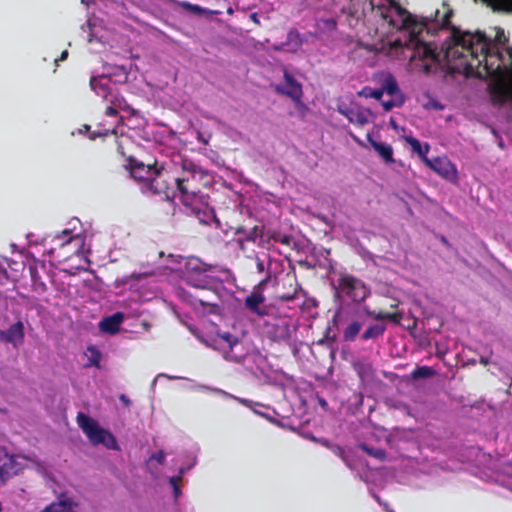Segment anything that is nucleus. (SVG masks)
Returning a JSON list of instances; mask_svg holds the SVG:
<instances>
[{"mask_svg": "<svg viewBox=\"0 0 512 512\" xmlns=\"http://www.w3.org/2000/svg\"><path fill=\"white\" fill-rule=\"evenodd\" d=\"M364 312H365L366 315H368L371 318L376 319V320H385V319H392L393 318V315L390 314V313H385V312H382V311H379V312L371 311L367 307H364Z\"/></svg>", "mask_w": 512, "mask_h": 512, "instance_id": "obj_31", "label": "nucleus"}, {"mask_svg": "<svg viewBox=\"0 0 512 512\" xmlns=\"http://www.w3.org/2000/svg\"><path fill=\"white\" fill-rule=\"evenodd\" d=\"M258 268H259L260 270H262V269H263V266H262V264H261V263H258Z\"/></svg>", "mask_w": 512, "mask_h": 512, "instance_id": "obj_49", "label": "nucleus"}, {"mask_svg": "<svg viewBox=\"0 0 512 512\" xmlns=\"http://www.w3.org/2000/svg\"><path fill=\"white\" fill-rule=\"evenodd\" d=\"M362 324L359 321H352L343 330V337L346 341H354L360 332Z\"/></svg>", "mask_w": 512, "mask_h": 512, "instance_id": "obj_23", "label": "nucleus"}, {"mask_svg": "<svg viewBox=\"0 0 512 512\" xmlns=\"http://www.w3.org/2000/svg\"><path fill=\"white\" fill-rule=\"evenodd\" d=\"M53 243L60 249H69L68 252L77 253L83 243L79 235H73L71 229H64L53 237Z\"/></svg>", "mask_w": 512, "mask_h": 512, "instance_id": "obj_11", "label": "nucleus"}, {"mask_svg": "<svg viewBox=\"0 0 512 512\" xmlns=\"http://www.w3.org/2000/svg\"><path fill=\"white\" fill-rule=\"evenodd\" d=\"M169 379H176L177 377L165 375Z\"/></svg>", "mask_w": 512, "mask_h": 512, "instance_id": "obj_48", "label": "nucleus"}, {"mask_svg": "<svg viewBox=\"0 0 512 512\" xmlns=\"http://www.w3.org/2000/svg\"><path fill=\"white\" fill-rule=\"evenodd\" d=\"M362 448L370 455H372L373 457L377 458V459H384L385 457V451L382 450V449H372V448H368L366 446H362Z\"/></svg>", "mask_w": 512, "mask_h": 512, "instance_id": "obj_32", "label": "nucleus"}, {"mask_svg": "<svg viewBox=\"0 0 512 512\" xmlns=\"http://www.w3.org/2000/svg\"><path fill=\"white\" fill-rule=\"evenodd\" d=\"M252 19H253L254 21H256V14H253V15H252Z\"/></svg>", "mask_w": 512, "mask_h": 512, "instance_id": "obj_50", "label": "nucleus"}, {"mask_svg": "<svg viewBox=\"0 0 512 512\" xmlns=\"http://www.w3.org/2000/svg\"><path fill=\"white\" fill-rule=\"evenodd\" d=\"M123 321L122 313H115L112 316L104 318L100 323L99 327L101 331L106 333H116L119 330V327Z\"/></svg>", "mask_w": 512, "mask_h": 512, "instance_id": "obj_18", "label": "nucleus"}, {"mask_svg": "<svg viewBox=\"0 0 512 512\" xmlns=\"http://www.w3.org/2000/svg\"><path fill=\"white\" fill-rule=\"evenodd\" d=\"M24 327L22 322H17L10 326L6 331H0L1 340L18 345L22 342L24 337Z\"/></svg>", "mask_w": 512, "mask_h": 512, "instance_id": "obj_14", "label": "nucleus"}, {"mask_svg": "<svg viewBox=\"0 0 512 512\" xmlns=\"http://www.w3.org/2000/svg\"><path fill=\"white\" fill-rule=\"evenodd\" d=\"M434 370L428 366H422L415 369L412 373L413 378H427L434 375Z\"/></svg>", "mask_w": 512, "mask_h": 512, "instance_id": "obj_30", "label": "nucleus"}, {"mask_svg": "<svg viewBox=\"0 0 512 512\" xmlns=\"http://www.w3.org/2000/svg\"><path fill=\"white\" fill-rule=\"evenodd\" d=\"M180 5L191 11V12H194V13H197V14H208V15H214V14H218L219 12L218 11H213V10H208V9H205V8H202L200 7L199 5H194V4H191L189 2H181Z\"/></svg>", "mask_w": 512, "mask_h": 512, "instance_id": "obj_27", "label": "nucleus"}, {"mask_svg": "<svg viewBox=\"0 0 512 512\" xmlns=\"http://www.w3.org/2000/svg\"><path fill=\"white\" fill-rule=\"evenodd\" d=\"M381 91H383V94L385 93L389 97L403 96L396 80L392 76H388L384 80Z\"/></svg>", "mask_w": 512, "mask_h": 512, "instance_id": "obj_22", "label": "nucleus"}, {"mask_svg": "<svg viewBox=\"0 0 512 512\" xmlns=\"http://www.w3.org/2000/svg\"><path fill=\"white\" fill-rule=\"evenodd\" d=\"M78 504L70 498H60L57 502L47 506L42 512H77Z\"/></svg>", "mask_w": 512, "mask_h": 512, "instance_id": "obj_17", "label": "nucleus"}, {"mask_svg": "<svg viewBox=\"0 0 512 512\" xmlns=\"http://www.w3.org/2000/svg\"><path fill=\"white\" fill-rule=\"evenodd\" d=\"M55 250H56V247H52L51 249H49L48 252H47L48 255H50V256L53 255Z\"/></svg>", "mask_w": 512, "mask_h": 512, "instance_id": "obj_42", "label": "nucleus"}, {"mask_svg": "<svg viewBox=\"0 0 512 512\" xmlns=\"http://www.w3.org/2000/svg\"><path fill=\"white\" fill-rule=\"evenodd\" d=\"M390 124H391L392 127L396 128V124H395V122L393 120L390 121Z\"/></svg>", "mask_w": 512, "mask_h": 512, "instance_id": "obj_45", "label": "nucleus"}, {"mask_svg": "<svg viewBox=\"0 0 512 512\" xmlns=\"http://www.w3.org/2000/svg\"><path fill=\"white\" fill-rule=\"evenodd\" d=\"M2 511V504L0 503V512Z\"/></svg>", "mask_w": 512, "mask_h": 512, "instance_id": "obj_54", "label": "nucleus"}, {"mask_svg": "<svg viewBox=\"0 0 512 512\" xmlns=\"http://www.w3.org/2000/svg\"><path fill=\"white\" fill-rule=\"evenodd\" d=\"M161 258V274L166 276L168 281H184L194 288L196 295H188L182 288L177 289V295L184 301L196 307L217 306V289L221 286V279L217 275V268L207 265L199 258L190 256L159 254Z\"/></svg>", "mask_w": 512, "mask_h": 512, "instance_id": "obj_1", "label": "nucleus"}, {"mask_svg": "<svg viewBox=\"0 0 512 512\" xmlns=\"http://www.w3.org/2000/svg\"><path fill=\"white\" fill-rule=\"evenodd\" d=\"M338 111L345 116L348 121L357 126H364L369 123L374 117L371 110L351 102L350 104L341 103L338 106Z\"/></svg>", "mask_w": 512, "mask_h": 512, "instance_id": "obj_7", "label": "nucleus"}, {"mask_svg": "<svg viewBox=\"0 0 512 512\" xmlns=\"http://www.w3.org/2000/svg\"><path fill=\"white\" fill-rule=\"evenodd\" d=\"M83 31H88V42L98 43L103 46H113L115 42V33L106 25L104 21L98 17L88 19L86 26H82Z\"/></svg>", "mask_w": 512, "mask_h": 512, "instance_id": "obj_5", "label": "nucleus"}, {"mask_svg": "<svg viewBox=\"0 0 512 512\" xmlns=\"http://www.w3.org/2000/svg\"><path fill=\"white\" fill-rule=\"evenodd\" d=\"M110 103L109 106H107L105 110V114L113 119V122L110 126L111 128H101L96 131L91 132L88 137L91 140L96 139L97 137L107 136L108 134H117L116 125L120 122V119L118 118V110H125L128 108V104L121 96H113L109 100H106Z\"/></svg>", "mask_w": 512, "mask_h": 512, "instance_id": "obj_6", "label": "nucleus"}, {"mask_svg": "<svg viewBox=\"0 0 512 512\" xmlns=\"http://www.w3.org/2000/svg\"><path fill=\"white\" fill-rule=\"evenodd\" d=\"M67 56H68V51L65 50L62 52L61 56L55 60V62L57 63L59 61H64L67 58Z\"/></svg>", "mask_w": 512, "mask_h": 512, "instance_id": "obj_39", "label": "nucleus"}, {"mask_svg": "<svg viewBox=\"0 0 512 512\" xmlns=\"http://www.w3.org/2000/svg\"><path fill=\"white\" fill-rule=\"evenodd\" d=\"M91 89L104 100H109L113 96H118L114 93V85L111 79L106 75L92 76L90 79Z\"/></svg>", "mask_w": 512, "mask_h": 512, "instance_id": "obj_12", "label": "nucleus"}, {"mask_svg": "<svg viewBox=\"0 0 512 512\" xmlns=\"http://www.w3.org/2000/svg\"><path fill=\"white\" fill-rule=\"evenodd\" d=\"M184 183L185 179L174 178L176 192L173 193V196L179 197L184 205H191L195 194L192 192L190 193Z\"/></svg>", "mask_w": 512, "mask_h": 512, "instance_id": "obj_20", "label": "nucleus"}, {"mask_svg": "<svg viewBox=\"0 0 512 512\" xmlns=\"http://www.w3.org/2000/svg\"><path fill=\"white\" fill-rule=\"evenodd\" d=\"M149 461H156L159 464H163L165 461V453L163 451H157L150 457Z\"/></svg>", "mask_w": 512, "mask_h": 512, "instance_id": "obj_34", "label": "nucleus"}, {"mask_svg": "<svg viewBox=\"0 0 512 512\" xmlns=\"http://www.w3.org/2000/svg\"><path fill=\"white\" fill-rule=\"evenodd\" d=\"M84 129H85V131H87V132H88V131L90 130V126H88V125H84Z\"/></svg>", "mask_w": 512, "mask_h": 512, "instance_id": "obj_46", "label": "nucleus"}, {"mask_svg": "<svg viewBox=\"0 0 512 512\" xmlns=\"http://www.w3.org/2000/svg\"><path fill=\"white\" fill-rule=\"evenodd\" d=\"M121 399H122L123 401H126L125 396H121Z\"/></svg>", "mask_w": 512, "mask_h": 512, "instance_id": "obj_53", "label": "nucleus"}, {"mask_svg": "<svg viewBox=\"0 0 512 512\" xmlns=\"http://www.w3.org/2000/svg\"><path fill=\"white\" fill-rule=\"evenodd\" d=\"M367 139L375 151L384 159L387 163H392L393 160V149L391 145L383 142H376L372 139L370 134L367 135Z\"/></svg>", "mask_w": 512, "mask_h": 512, "instance_id": "obj_19", "label": "nucleus"}, {"mask_svg": "<svg viewBox=\"0 0 512 512\" xmlns=\"http://www.w3.org/2000/svg\"><path fill=\"white\" fill-rule=\"evenodd\" d=\"M384 331H385V326H383V325H379V324L371 325L365 330V332L362 335V338L364 340L376 338V337L382 335L384 333Z\"/></svg>", "mask_w": 512, "mask_h": 512, "instance_id": "obj_26", "label": "nucleus"}, {"mask_svg": "<svg viewBox=\"0 0 512 512\" xmlns=\"http://www.w3.org/2000/svg\"><path fill=\"white\" fill-rule=\"evenodd\" d=\"M77 423L93 446L103 445L110 450H119L117 440L113 434L102 428L93 418L79 412Z\"/></svg>", "mask_w": 512, "mask_h": 512, "instance_id": "obj_3", "label": "nucleus"}, {"mask_svg": "<svg viewBox=\"0 0 512 512\" xmlns=\"http://www.w3.org/2000/svg\"><path fill=\"white\" fill-rule=\"evenodd\" d=\"M173 492H174V496L176 499L181 495L179 486H177L176 488H173Z\"/></svg>", "mask_w": 512, "mask_h": 512, "instance_id": "obj_40", "label": "nucleus"}, {"mask_svg": "<svg viewBox=\"0 0 512 512\" xmlns=\"http://www.w3.org/2000/svg\"><path fill=\"white\" fill-rule=\"evenodd\" d=\"M297 328L298 325L292 318L281 317L271 324L269 333L274 340H287L295 334Z\"/></svg>", "mask_w": 512, "mask_h": 512, "instance_id": "obj_9", "label": "nucleus"}, {"mask_svg": "<svg viewBox=\"0 0 512 512\" xmlns=\"http://www.w3.org/2000/svg\"><path fill=\"white\" fill-rule=\"evenodd\" d=\"M4 453H5L4 449L0 448V454H4Z\"/></svg>", "mask_w": 512, "mask_h": 512, "instance_id": "obj_51", "label": "nucleus"}, {"mask_svg": "<svg viewBox=\"0 0 512 512\" xmlns=\"http://www.w3.org/2000/svg\"><path fill=\"white\" fill-rule=\"evenodd\" d=\"M389 512H394V511H392V510H391V511H389Z\"/></svg>", "mask_w": 512, "mask_h": 512, "instance_id": "obj_55", "label": "nucleus"}, {"mask_svg": "<svg viewBox=\"0 0 512 512\" xmlns=\"http://www.w3.org/2000/svg\"><path fill=\"white\" fill-rule=\"evenodd\" d=\"M451 14L452 10L447 5L444 4L441 10H436L434 15H431V17H427L426 19L434 22L441 28H446L449 25V18Z\"/></svg>", "mask_w": 512, "mask_h": 512, "instance_id": "obj_21", "label": "nucleus"}, {"mask_svg": "<svg viewBox=\"0 0 512 512\" xmlns=\"http://www.w3.org/2000/svg\"><path fill=\"white\" fill-rule=\"evenodd\" d=\"M407 142L412 147L413 151L417 152L424 161V157H427V154L429 152V145H422L419 140L413 137L407 138Z\"/></svg>", "mask_w": 512, "mask_h": 512, "instance_id": "obj_25", "label": "nucleus"}, {"mask_svg": "<svg viewBox=\"0 0 512 512\" xmlns=\"http://www.w3.org/2000/svg\"><path fill=\"white\" fill-rule=\"evenodd\" d=\"M127 168L135 180L149 182L153 189L157 192H161V187H159L157 179L164 177L163 168L159 169L156 166L144 164L133 158L129 159Z\"/></svg>", "mask_w": 512, "mask_h": 512, "instance_id": "obj_4", "label": "nucleus"}, {"mask_svg": "<svg viewBox=\"0 0 512 512\" xmlns=\"http://www.w3.org/2000/svg\"><path fill=\"white\" fill-rule=\"evenodd\" d=\"M495 40L497 41L498 44H504L505 43L506 37L504 35V31L503 30H498L497 31V34L495 36Z\"/></svg>", "mask_w": 512, "mask_h": 512, "instance_id": "obj_35", "label": "nucleus"}, {"mask_svg": "<svg viewBox=\"0 0 512 512\" xmlns=\"http://www.w3.org/2000/svg\"><path fill=\"white\" fill-rule=\"evenodd\" d=\"M344 318L341 312H337L334 316V322L336 325H339L343 322Z\"/></svg>", "mask_w": 512, "mask_h": 512, "instance_id": "obj_37", "label": "nucleus"}, {"mask_svg": "<svg viewBox=\"0 0 512 512\" xmlns=\"http://www.w3.org/2000/svg\"><path fill=\"white\" fill-rule=\"evenodd\" d=\"M424 163L443 179L453 183L457 182V168L447 157L443 156L433 159L424 157Z\"/></svg>", "mask_w": 512, "mask_h": 512, "instance_id": "obj_8", "label": "nucleus"}, {"mask_svg": "<svg viewBox=\"0 0 512 512\" xmlns=\"http://www.w3.org/2000/svg\"><path fill=\"white\" fill-rule=\"evenodd\" d=\"M200 389H203V390H206V391H212L214 393H217L219 395H222L224 397H227V398H231V399H234L236 400L237 402L241 403L242 405L244 406H247L249 407L250 409L253 410L254 413L258 414V415H261V416H265L261 411H259L258 409H256V407L260 406L259 403H255L251 400H248V399H245V398H240V397H236L224 390H221V389H218V388H210V387H206V386H199Z\"/></svg>", "mask_w": 512, "mask_h": 512, "instance_id": "obj_15", "label": "nucleus"}, {"mask_svg": "<svg viewBox=\"0 0 512 512\" xmlns=\"http://www.w3.org/2000/svg\"><path fill=\"white\" fill-rule=\"evenodd\" d=\"M201 340L209 347L220 351L228 361L240 363L248 354L245 343L229 332H221Z\"/></svg>", "mask_w": 512, "mask_h": 512, "instance_id": "obj_2", "label": "nucleus"}, {"mask_svg": "<svg viewBox=\"0 0 512 512\" xmlns=\"http://www.w3.org/2000/svg\"><path fill=\"white\" fill-rule=\"evenodd\" d=\"M276 90L289 96L297 105L302 104V86L287 72L284 73V82L276 86Z\"/></svg>", "mask_w": 512, "mask_h": 512, "instance_id": "obj_13", "label": "nucleus"}, {"mask_svg": "<svg viewBox=\"0 0 512 512\" xmlns=\"http://www.w3.org/2000/svg\"><path fill=\"white\" fill-rule=\"evenodd\" d=\"M404 102L403 96H397V97H390L389 100L382 101V106L384 110L387 112L391 110L393 107H397L402 105Z\"/></svg>", "mask_w": 512, "mask_h": 512, "instance_id": "obj_29", "label": "nucleus"}, {"mask_svg": "<svg viewBox=\"0 0 512 512\" xmlns=\"http://www.w3.org/2000/svg\"><path fill=\"white\" fill-rule=\"evenodd\" d=\"M180 481V476L178 477H171L169 479V483L172 486V488H176L178 486V482Z\"/></svg>", "mask_w": 512, "mask_h": 512, "instance_id": "obj_38", "label": "nucleus"}, {"mask_svg": "<svg viewBox=\"0 0 512 512\" xmlns=\"http://www.w3.org/2000/svg\"><path fill=\"white\" fill-rule=\"evenodd\" d=\"M259 237V229L254 227L248 236V240L255 241Z\"/></svg>", "mask_w": 512, "mask_h": 512, "instance_id": "obj_36", "label": "nucleus"}, {"mask_svg": "<svg viewBox=\"0 0 512 512\" xmlns=\"http://www.w3.org/2000/svg\"><path fill=\"white\" fill-rule=\"evenodd\" d=\"M185 470L183 468L180 469V474H183Z\"/></svg>", "mask_w": 512, "mask_h": 512, "instance_id": "obj_52", "label": "nucleus"}, {"mask_svg": "<svg viewBox=\"0 0 512 512\" xmlns=\"http://www.w3.org/2000/svg\"><path fill=\"white\" fill-rule=\"evenodd\" d=\"M85 356L88 359V363H87L88 366L99 367L101 353L99 352V350L97 348H95L94 346L87 347V349L85 351Z\"/></svg>", "mask_w": 512, "mask_h": 512, "instance_id": "obj_24", "label": "nucleus"}, {"mask_svg": "<svg viewBox=\"0 0 512 512\" xmlns=\"http://www.w3.org/2000/svg\"><path fill=\"white\" fill-rule=\"evenodd\" d=\"M121 148H122V143L120 142V143H119V145H118V149H119V151H120L121 153H123V152L121 151Z\"/></svg>", "mask_w": 512, "mask_h": 512, "instance_id": "obj_47", "label": "nucleus"}, {"mask_svg": "<svg viewBox=\"0 0 512 512\" xmlns=\"http://www.w3.org/2000/svg\"><path fill=\"white\" fill-rule=\"evenodd\" d=\"M336 452H337L340 456H342V452H343V451H342V449H341L340 447H336Z\"/></svg>", "mask_w": 512, "mask_h": 512, "instance_id": "obj_43", "label": "nucleus"}, {"mask_svg": "<svg viewBox=\"0 0 512 512\" xmlns=\"http://www.w3.org/2000/svg\"><path fill=\"white\" fill-rule=\"evenodd\" d=\"M68 257H69V253L67 252V253H65V254L58 255V256H57V260H58V261H61V260H64V259H66V258H68Z\"/></svg>", "mask_w": 512, "mask_h": 512, "instance_id": "obj_41", "label": "nucleus"}, {"mask_svg": "<svg viewBox=\"0 0 512 512\" xmlns=\"http://www.w3.org/2000/svg\"><path fill=\"white\" fill-rule=\"evenodd\" d=\"M359 95L365 98H374V99H381L383 96V91L381 89H374L371 87H364L360 92Z\"/></svg>", "mask_w": 512, "mask_h": 512, "instance_id": "obj_28", "label": "nucleus"}, {"mask_svg": "<svg viewBox=\"0 0 512 512\" xmlns=\"http://www.w3.org/2000/svg\"><path fill=\"white\" fill-rule=\"evenodd\" d=\"M264 296L259 292H253L245 299V306L253 313L263 316L266 314L265 309L262 307L264 303Z\"/></svg>", "mask_w": 512, "mask_h": 512, "instance_id": "obj_16", "label": "nucleus"}, {"mask_svg": "<svg viewBox=\"0 0 512 512\" xmlns=\"http://www.w3.org/2000/svg\"><path fill=\"white\" fill-rule=\"evenodd\" d=\"M342 292L350 296L354 301L360 302L369 295V290L364 283L351 276H345L340 281Z\"/></svg>", "mask_w": 512, "mask_h": 512, "instance_id": "obj_10", "label": "nucleus"}, {"mask_svg": "<svg viewBox=\"0 0 512 512\" xmlns=\"http://www.w3.org/2000/svg\"><path fill=\"white\" fill-rule=\"evenodd\" d=\"M81 2H82L83 4H85V5H88L90 1H89V0H81Z\"/></svg>", "mask_w": 512, "mask_h": 512, "instance_id": "obj_44", "label": "nucleus"}, {"mask_svg": "<svg viewBox=\"0 0 512 512\" xmlns=\"http://www.w3.org/2000/svg\"><path fill=\"white\" fill-rule=\"evenodd\" d=\"M12 463V459H9V463H5L0 466V479L6 480L13 472L10 471V464Z\"/></svg>", "mask_w": 512, "mask_h": 512, "instance_id": "obj_33", "label": "nucleus"}]
</instances>
